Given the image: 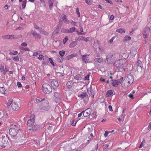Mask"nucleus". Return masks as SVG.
Listing matches in <instances>:
<instances>
[{"label":"nucleus","mask_w":151,"mask_h":151,"mask_svg":"<svg viewBox=\"0 0 151 151\" xmlns=\"http://www.w3.org/2000/svg\"><path fill=\"white\" fill-rule=\"evenodd\" d=\"M42 89L45 94H49L52 91V88L49 84L46 83L42 85Z\"/></svg>","instance_id":"nucleus-1"},{"label":"nucleus","mask_w":151,"mask_h":151,"mask_svg":"<svg viewBox=\"0 0 151 151\" xmlns=\"http://www.w3.org/2000/svg\"><path fill=\"white\" fill-rule=\"evenodd\" d=\"M21 132L19 128L17 127L12 128L10 129L9 131V133L10 135L12 137H15L17 136L18 133H20Z\"/></svg>","instance_id":"nucleus-2"},{"label":"nucleus","mask_w":151,"mask_h":151,"mask_svg":"<svg viewBox=\"0 0 151 151\" xmlns=\"http://www.w3.org/2000/svg\"><path fill=\"white\" fill-rule=\"evenodd\" d=\"M126 83H128V85L124 86V87H128L134 81V78L133 75L129 74L127 75V78L126 80Z\"/></svg>","instance_id":"nucleus-3"},{"label":"nucleus","mask_w":151,"mask_h":151,"mask_svg":"<svg viewBox=\"0 0 151 151\" xmlns=\"http://www.w3.org/2000/svg\"><path fill=\"white\" fill-rule=\"evenodd\" d=\"M1 140L2 142L4 144H6L8 142L9 137L6 134L4 133H2L0 134Z\"/></svg>","instance_id":"nucleus-4"},{"label":"nucleus","mask_w":151,"mask_h":151,"mask_svg":"<svg viewBox=\"0 0 151 151\" xmlns=\"http://www.w3.org/2000/svg\"><path fill=\"white\" fill-rule=\"evenodd\" d=\"M44 102L42 103L43 106L42 107V109L46 111H48L50 109V106L49 105L48 101L47 100H44Z\"/></svg>","instance_id":"nucleus-5"},{"label":"nucleus","mask_w":151,"mask_h":151,"mask_svg":"<svg viewBox=\"0 0 151 151\" xmlns=\"http://www.w3.org/2000/svg\"><path fill=\"white\" fill-rule=\"evenodd\" d=\"M150 28L148 26H146L144 29V32L143 34V37L144 38H147L149 35Z\"/></svg>","instance_id":"nucleus-6"},{"label":"nucleus","mask_w":151,"mask_h":151,"mask_svg":"<svg viewBox=\"0 0 151 151\" xmlns=\"http://www.w3.org/2000/svg\"><path fill=\"white\" fill-rule=\"evenodd\" d=\"M54 96H55V101L56 103L60 102L61 101V98L62 96L59 93L55 92L54 93Z\"/></svg>","instance_id":"nucleus-7"},{"label":"nucleus","mask_w":151,"mask_h":151,"mask_svg":"<svg viewBox=\"0 0 151 151\" xmlns=\"http://www.w3.org/2000/svg\"><path fill=\"white\" fill-rule=\"evenodd\" d=\"M124 63V61L122 60L119 59L115 62L114 63V65L116 66L117 68H119Z\"/></svg>","instance_id":"nucleus-8"},{"label":"nucleus","mask_w":151,"mask_h":151,"mask_svg":"<svg viewBox=\"0 0 151 151\" xmlns=\"http://www.w3.org/2000/svg\"><path fill=\"white\" fill-rule=\"evenodd\" d=\"M20 107V104L19 102H14L12 104V107L14 111L18 110Z\"/></svg>","instance_id":"nucleus-9"},{"label":"nucleus","mask_w":151,"mask_h":151,"mask_svg":"<svg viewBox=\"0 0 151 151\" xmlns=\"http://www.w3.org/2000/svg\"><path fill=\"white\" fill-rule=\"evenodd\" d=\"M35 116L32 115L30 117V119H29L27 122V124L29 127H31L35 121Z\"/></svg>","instance_id":"nucleus-10"},{"label":"nucleus","mask_w":151,"mask_h":151,"mask_svg":"<svg viewBox=\"0 0 151 151\" xmlns=\"http://www.w3.org/2000/svg\"><path fill=\"white\" fill-rule=\"evenodd\" d=\"M51 85L53 89L57 88L59 86V83L57 81L55 80H53L51 83Z\"/></svg>","instance_id":"nucleus-11"},{"label":"nucleus","mask_w":151,"mask_h":151,"mask_svg":"<svg viewBox=\"0 0 151 151\" xmlns=\"http://www.w3.org/2000/svg\"><path fill=\"white\" fill-rule=\"evenodd\" d=\"M78 96L84 99V101H87L88 100V97L86 94V92H83L81 94L79 95Z\"/></svg>","instance_id":"nucleus-12"},{"label":"nucleus","mask_w":151,"mask_h":151,"mask_svg":"<svg viewBox=\"0 0 151 151\" xmlns=\"http://www.w3.org/2000/svg\"><path fill=\"white\" fill-rule=\"evenodd\" d=\"M91 109L90 108H88L85 111H83V115L84 116L87 117L91 114Z\"/></svg>","instance_id":"nucleus-13"},{"label":"nucleus","mask_w":151,"mask_h":151,"mask_svg":"<svg viewBox=\"0 0 151 151\" xmlns=\"http://www.w3.org/2000/svg\"><path fill=\"white\" fill-rule=\"evenodd\" d=\"M142 62L140 60H138L136 64L134 65L133 67L134 69H136L137 70L138 68H141V67L140 66L142 64Z\"/></svg>","instance_id":"nucleus-14"},{"label":"nucleus","mask_w":151,"mask_h":151,"mask_svg":"<svg viewBox=\"0 0 151 151\" xmlns=\"http://www.w3.org/2000/svg\"><path fill=\"white\" fill-rule=\"evenodd\" d=\"M32 35L33 37L35 39L40 40L41 38V36L40 35V34L37 33L35 31L34 32L32 33Z\"/></svg>","instance_id":"nucleus-15"},{"label":"nucleus","mask_w":151,"mask_h":151,"mask_svg":"<svg viewBox=\"0 0 151 151\" xmlns=\"http://www.w3.org/2000/svg\"><path fill=\"white\" fill-rule=\"evenodd\" d=\"M111 81H113L112 84L114 86L117 87V86L121 83L120 81L118 79L117 80H114L112 79Z\"/></svg>","instance_id":"nucleus-16"},{"label":"nucleus","mask_w":151,"mask_h":151,"mask_svg":"<svg viewBox=\"0 0 151 151\" xmlns=\"http://www.w3.org/2000/svg\"><path fill=\"white\" fill-rule=\"evenodd\" d=\"M99 41L98 40H95L93 42V47L95 48L96 49L98 47H99V50L100 51H101V49L99 46Z\"/></svg>","instance_id":"nucleus-17"},{"label":"nucleus","mask_w":151,"mask_h":151,"mask_svg":"<svg viewBox=\"0 0 151 151\" xmlns=\"http://www.w3.org/2000/svg\"><path fill=\"white\" fill-rule=\"evenodd\" d=\"M39 128V126L36 125H34L31 128H29V131L31 132H33L34 131H36Z\"/></svg>","instance_id":"nucleus-18"},{"label":"nucleus","mask_w":151,"mask_h":151,"mask_svg":"<svg viewBox=\"0 0 151 151\" xmlns=\"http://www.w3.org/2000/svg\"><path fill=\"white\" fill-rule=\"evenodd\" d=\"M88 55H83L82 57V59L83 62L86 63L88 62L89 60Z\"/></svg>","instance_id":"nucleus-19"},{"label":"nucleus","mask_w":151,"mask_h":151,"mask_svg":"<svg viewBox=\"0 0 151 151\" xmlns=\"http://www.w3.org/2000/svg\"><path fill=\"white\" fill-rule=\"evenodd\" d=\"M88 93L90 96L93 97L94 95V93L92 89L91 88H90L89 89H88Z\"/></svg>","instance_id":"nucleus-20"},{"label":"nucleus","mask_w":151,"mask_h":151,"mask_svg":"<svg viewBox=\"0 0 151 151\" xmlns=\"http://www.w3.org/2000/svg\"><path fill=\"white\" fill-rule=\"evenodd\" d=\"M21 37V36L17 35H9V39H17Z\"/></svg>","instance_id":"nucleus-21"},{"label":"nucleus","mask_w":151,"mask_h":151,"mask_svg":"<svg viewBox=\"0 0 151 151\" xmlns=\"http://www.w3.org/2000/svg\"><path fill=\"white\" fill-rule=\"evenodd\" d=\"M113 54H110L108 55L106 58V59L107 61V63H109L110 64V61L111 59L113 57Z\"/></svg>","instance_id":"nucleus-22"},{"label":"nucleus","mask_w":151,"mask_h":151,"mask_svg":"<svg viewBox=\"0 0 151 151\" xmlns=\"http://www.w3.org/2000/svg\"><path fill=\"white\" fill-rule=\"evenodd\" d=\"M94 61L96 63H101L103 61V60L102 58H95L94 59Z\"/></svg>","instance_id":"nucleus-23"},{"label":"nucleus","mask_w":151,"mask_h":151,"mask_svg":"<svg viewBox=\"0 0 151 151\" xmlns=\"http://www.w3.org/2000/svg\"><path fill=\"white\" fill-rule=\"evenodd\" d=\"M48 2L50 9L52 10L54 3L53 0H49Z\"/></svg>","instance_id":"nucleus-24"},{"label":"nucleus","mask_w":151,"mask_h":151,"mask_svg":"<svg viewBox=\"0 0 151 151\" xmlns=\"http://www.w3.org/2000/svg\"><path fill=\"white\" fill-rule=\"evenodd\" d=\"M62 20L64 22L66 23H67L68 22V20L66 19V15H64L61 18Z\"/></svg>","instance_id":"nucleus-25"},{"label":"nucleus","mask_w":151,"mask_h":151,"mask_svg":"<svg viewBox=\"0 0 151 151\" xmlns=\"http://www.w3.org/2000/svg\"><path fill=\"white\" fill-rule=\"evenodd\" d=\"M77 42L75 41L73 42L69 45V47L70 48L73 47L77 45Z\"/></svg>","instance_id":"nucleus-26"},{"label":"nucleus","mask_w":151,"mask_h":151,"mask_svg":"<svg viewBox=\"0 0 151 151\" xmlns=\"http://www.w3.org/2000/svg\"><path fill=\"white\" fill-rule=\"evenodd\" d=\"M131 37L130 36H128V35H127V36H126L124 37V39H123L122 41L123 42H125L126 41L129 40H131Z\"/></svg>","instance_id":"nucleus-27"},{"label":"nucleus","mask_w":151,"mask_h":151,"mask_svg":"<svg viewBox=\"0 0 151 151\" xmlns=\"http://www.w3.org/2000/svg\"><path fill=\"white\" fill-rule=\"evenodd\" d=\"M36 100L37 102H42V103L44 102V100H46L45 99H42L38 97L36 98Z\"/></svg>","instance_id":"nucleus-28"},{"label":"nucleus","mask_w":151,"mask_h":151,"mask_svg":"<svg viewBox=\"0 0 151 151\" xmlns=\"http://www.w3.org/2000/svg\"><path fill=\"white\" fill-rule=\"evenodd\" d=\"M57 61L59 63H61L62 62V61L63 60V58L62 57L60 56L59 55L57 56Z\"/></svg>","instance_id":"nucleus-29"},{"label":"nucleus","mask_w":151,"mask_h":151,"mask_svg":"<svg viewBox=\"0 0 151 151\" xmlns=\"http://www.w3.org/2000/svg\"><path fill=\"white\" fill-rule=\"evenodd\" d=\"M34 27L39 32H40V31L42 29L41 28L39 27L37 25L35 24H34Z\"/></svg>","instance_id":"nucleus-30"},{"label":"nucleus","mask_w":151,"mask_h":151,"mask_svg":"<svg viewBox=\"0 0 151 151\" xmlns=\"http://www.w3.org/2000/svg\"><path fill=\"white\" fill-rule=\"evenodd\" d=\"M76 28L75 27H72L68 29L69 33H72L75 31Z\"/></svg>","instance_id":"nucleus-31"},{"label":"nucleus","mask_w":151,"mask_h":151,"mask_svg":"<svg viewBox=\"0 0 151 151\" xmlns=\"http://www.w3.org/2000/svg\"><path fill=\"white\" fill-rule=\"evenodd\" d=\"M116 31L120 33H125V31L123 29H117L116 30Z\"/></svg>","instance_id":"nucleus-32"},{"label":"nucleus","mask_w":151,"mask_h":151,"mask_svg":"<svg viewBox=\"0 0 151 151\" xmlns=\"http://www.w3.org/2000/svg\"><path fill=\"white\" fill-rule=\"evenodd\" d=\"M40 32L41 34H44L45 35H48V33L47 32L45 31L44 29H42Z\"/></svg>","instance_id":"nucleus-33"},{"label":"nucleus","mask_w":151,"mask_h":151,"mask_svg":"<svg viewBox=\"0 0 151 151\" xmlns=\"http://www.w3.org/2000/svg\"><path fill=\"white\" fill-rule=\"evenodd\" d=\"M26 3H27V0H24L23 1L22 4L23 9H24L25 8L26 5Z\"/></svg>","instance_id":"nucleus-34"},{"label":"nucleus","mask_w":151,"mask_h":151,"mask_svg":"<svg viewBox=\"0 0 151 151\" xmlns=\"http://www.w3.org/2000/svg\"><path fill=\"white\" fill-rule=\"evenodd\" d=\"M12 59L16 62H17L19 60V58L18 55H17L15 57H13Z\"/></svg>","instance_id":"nucleus-35"},{"label":"nucleus","mask_w":151,"mask_h":151,"mask_svg":"<svg viewBox=\"0 0 151 151\" xmlns=\"http://www.w3.org/2000/svg\"><path fill=\"white\" fill-rule=\"evenodd\" d=\"M13 102V100L11 99H10L9 101H8L7 103V105L8 106H9L12 104V102Z\"/></svg>","instance_id":"nucleus-36"},{"label":"nucleus","mask_w":151,"mask_h":151,"mask_svg":"<svg viewBox=\"0 0 151 151\" xmlns=\"http://www.w3.org/2000/svg\"><path fill=\"white\" fill-rule=\"evenodd\" d=\"M65 52L64 50L60 51L59 52L60 55L61 57H63L65 54Z\"/></svg>","instance_id":"nucleus-37"},{"label":"nucleus","mask_w":151,"mask_h":151,"mask_svg":"<svg viewBox=\"0 0 151 151\" xmlns=\"http://www.w3.org/2000/svg\"><path fill=\"white\" fill-rule=\"evenodd\" d=\"M62 32L64 33H69L68 29L63 28L61 30Z\"/></svg>","instance_id":"nucleus-38"},{"label":"nucleus","mask_w":151,"mask_h":151,"mask_svg":"<svg viewBox=\"0 0 151 151\" xmlns=\"http://www.w3.org/2000/svg\"><path fill=\"white\" fill-rule=\"evenodd\" d=\"M107 94L108 96H109L111 95L113 93V92L112 90H109L107 91Z\"/></svg>","instance_id":"nucleus-39"},{"label":"nucleus","mask_w":151,"mask_h":151,"mask_svg":"<svg viewBox=\"0 0 151 151\" xmlns=\"http://www.w3.org/2000/svg\"><path fill=\"white\" fill-rule=\"evenodd\" d=\"M118 68L119 69V71L121 72L122 73H123L124 72V68H123V67L121 66L120 67H119V68Z\"/></svg>","instance_id":"nucleus-40"},{"label":"nucleus","mask_w":151,"mask_h":151,"mask_svg":"<svg viewBox=\"0 0 151 151\" xmlns=\"http://www.w3.org/2000/svg\"><path fill=\"white\" fill-rule=\"evenodd\" d=\"M4 66L2 65H0V71L2 72L4 71Z\"/></svg>","instance_id":"nucleus-41"},{"label":"nucleus","mask_w":151,"mask_h":151,"mask_svg":"<svg viewBox=\"0 0 151 151\" xmlns=\"http://www.w3.org/2000/svg\"><path fill=\"white\" fill-rule=\"evenodd\" d=\"M68 40V37L67 36H65L63 40V44H64Z\"/></svg>","instance_id":"nucleus-42"},{"label":"nucleus","mask_w":151,"mask_h":151,"mask_svg":"<svg viewBox=\"0 0 151 151\" xmlns=\"http://www.w3.org/2000/svg\"><path fill=\"white\" fill-rule=\"evenodd\" d=\"M81 78V76L80 75H78L74 77V78L75 79L78 80H79Z\"/></svg>","instance_id":"nucleus-43"},{"label":"nucleus","mask_w":151,"mask_h":151,"mask_svg":"<svg viewBox=\"0 0 151 151\" xmlns=\"http://www.w3.org/2000/svg\"><path fill=\"white\" fill-rule=\"evenodd\" d=\"M49 60L51 63V64L53 66H55V63L53 61L52 59L51 58H49Z\"/></svg>","instance_id":"nucleus-44"},{"label":"nucleus","mask_w":151,"mask_h":151,"mask_svg":"<svg viewBox=\"0 0 151 151\" xmlns=\"http://www.w3.org/2000/svg\"><path fill=\"white\" fill-rule=\"evenodd\" d=\"M18 53V52L17 51H14L13 52H10L9 53V54L10 55H16Z\"/></svg>","instance_id":"nucleus-45"},{"label":"nucleus","mask_w":151,"mask_h":151,"mask_svg":"<svg viewBox=\"0 0 151 151\" xmlns=\"http://www.w3.org/2000/svg\"><path fill=\"white\" fill-rule=\"evenodd\" d=\"M86 3L88 5H90L92 4L91 0H85Z\"/></svg>","instance_id":"nucleus-46"},{"label":"nucleus","mask_w":151,"mask_h":151,"mask_svg":"<svg viewBox=\"0 0 151 151\" xmlns=\"http://www.w3.org/2000/svg\"><path fill=\"white\" fill-rule=\"evenodd\" d=\"M2 37L4 39H9V35L3 36Z\"/></svg>","instance_id":"nucleus-47"},{"label":"nucleus","mask_w":151,"mask_h":151,"mask_svg":"<svg viewBox=\"0 0 151 151\" xmlns=\"http://www.w3.org/2000/svg\"><path fill=\"white\" fill-rule=\"evenodd\" d=\"M41 52V51H39L38 52H35L33 54V56H37Z\"/></svg>","instance_id":"nucleus-48"},{"label":"nucleus","mask_w":151,"mask_h":151,"mask_svg":"<svg viewBox=\"0 0 151 151\" xmlns=\"http://www.w3.org/2000/svg\"><path fill=\"white\" fill-rule=\"evenodd\" d=\"M76 12L77 14L78 15V17H80V13L78 8L77 7L76 8Z\"/></svg>","instance_id":"nucleus-49"},{"label":"nucleus","mask_w":151,"mask_h":151,"mask_svg":"<svg viewBox=\"0 0 151 151\" xmlns=\"http://www.w3.org/2000/svg\"><path fill=\"white\" fill-rule=\"evenodd\" d=\"M83 41L85 42H88L90 41V38L89 37H88L87 38H85L84 37Z\"/></svg>","instance_id":"nucleus-50"},{"label":"nucleus","mask_w":151,"mask_h":151,"mask_svg":"<svg viewBox=\"0 0 151 151\" xmlns=\"http://www.w3.org/2000/svg\"><path fill=\"white\" fill-rule=\"evenodd\" d=\"M38 58L41 60L42 59L43 60H44L43 56L42 55H40L39 57Z\"/></svg>","instance_id":"nucleus-51"},{"label":"nucleus","mask_w":151,"mask_h":151,"mask_svg":"<svg viewBox=\"0 0 151 151\" xmlns=\"http://www.w3.org/2000/svg\"><path fill=\"white\" fill-rule=\"evenodd\" d=\"M110 133H111V131H106L105 132V133H104V136L105 137H107L108 134Z\"/></svg>","instance_id":"nucleus-52"},{"label":"nucleus","mask_w":151,"mask_h":151,"mask_svg":"<svg viewBox=\"0 0 151 151\" xmlns=\"http://www.w3.org/2000/svg\"><path fill=\"white\" fill-rule=\"evenodd\" d=\"M109 147V145H108L105 144L103 145V147L105 149H108V147Z\"/></svg>","instance_id":"nucleus-53"},{"label":"nucleus","mask_w":151,"mask_h":151,"mask_svg":"<svg viewBox=\"0 0 151 151\" xmlns=\"http://www.w3.org/2000/svg\"><path fill=\"white\" fill-rule=\"evenodd\" d=\"M84 37L82 36H80L78 38V40H83Z\"/></svg>","instance_id":"nucleus-54"},{"label":"nucleus","mask_w":151,"mask_h":151,"mask_svg":"<svg viewBox=\"0 0 151 151\" xmlns=\"http://www.w3.org/2000/svg\"><path fill=\"white\" fill-rule=\"evenodd\" d=\"M128 83H126V81L125 80V81L124 82V83L122 84V86L124 88H126L127 87H124V86L125 85H128Z\"/></svg>","instance_id":"nucleus-55"},{"label":"nucleus","mask_w":151,"mask_h":151,"mask_svg":"<svg viewBox=\"0 0 151 151\" xmlns=\"http://www.w3.org/2000/svg\"><path fill=\"white\" fill-rule=\"evenodd\" d=\"M17 85L18 87L19 88L21 87L22 86V85L21 84V83L19 82H18L17 83Z\"/></svg>","instance_id":"nucleus-56"},{"label":"nucleus","mask_w":151,"mask_h":151,"mask_svg":"<svg viewBox=\"0 0 151 151\" xmlns=\"http://www.w3.org/2000/svg\"><path fill=\"white\" fill-rule=\"evenodd\" d=\"M77 32L78 35H85L86 34V33H81V32H79L78 31Z\"/></svg>","instance_id":"nucleus-57"},{"label":"nucleus","mask_w":151,"mask_h":151,"mask_svg":"<svg viewBox=\"0 0 151 151\" xmlns=\"http://www.w3.org/2000/svg\"><path fill=\"white\" fill-rule=\"evenodd\" d=\"M79 27H80V31H81V33H85L84 32H83V29L81 24L79 25Z\"/></svg>","instance_id":"nucleus-58"},{"label":"nucleus","mask_w":151,"mask_h":151,"mask_svg":"<svg viewBox=\"0 0 151 151\" xmlns=\"http://www.w3.org/2000/svg\"><path fill=\"white\" fill-rule=\"evenodd\" d=\"M72 58V57L71 55H69L68 56H67L66 57V59L68 60H70Z\"/></svg>","instance_id":"nucleus-59"},{"label":"nucleus","mask_w":151,"mask_h":151,"mask_svg":"<svg viewBox=\"0 0 151 151\" xmlns=\"http://www.w3.org/2000/svg\"><path fill=\"white\" fill-rule=\"evenodd\" d=\"M4 88L3 87H0V91L2 93L4 92Z\"/></svg>","instance_id":"nucleus-60"},{"label":"nucleus","mask_w":151,"mask_h":151,"mask_svg":"<svg viewBox=\"0 0 151 151\" xmlns=\"http://www.w3.org/2000/svg\"><path fill=\"white\" fill-rule=\"evenodd\" d=\"M115 38L114 37H113L109 41V42L110 43H111L113 42V40Z\"/></svg>","instance_id":"nucleus-61"},{"label":"nucleus","mask_w":151,"mask_h":151,"mask_svg":"<svg viewBox=\"0 0 151 151\" xmlns=\"http://www.w3.org/2000/svg\"><path fill=\"white\" fill-rule=\"evenodd\" d=\"M24 28L22 27H17L16 29V30L17 29H19L20 30H22Z\"/></svg>","instance_id":"nucleus-62"},{"label":"nucleus","mask_w":151,"mask_h":151,"mask_svg":"<svg viewBox=\"0 0 151 151\" xmlns=\"http://www.w3.org/2000/svg\"><path fill=\"white\" fill-rule=\"evenodd\" d=\"M109 109V110L110 111H112V107L111 105H109L108 107Z\"/></svg>","instance_id":"nucleus-63"},{"label":"nucleus","mask_w":151,"mask_h":151,"mask_svg":"<svg viewBox=\"0 0 151 151\" xmlns=\"http://www.w3.org/2000/svg\"><path fill=\"white\" fill-rule=\"evenodd\" d=\"M148 129L149 130L151 129V122L149 124L148 126Z\"/></svg>","instance_id":"nucleus-64"}]
</instances>
